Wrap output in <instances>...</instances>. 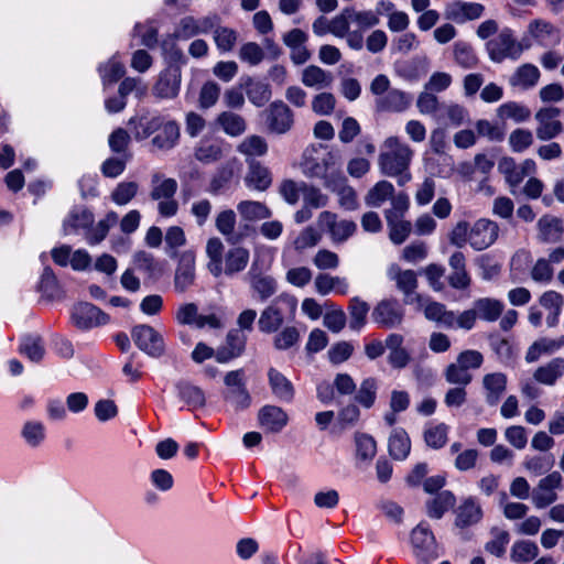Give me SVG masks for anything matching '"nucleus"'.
Returning <instances> with one entry per match:
<instances>
[{
    "instance_id": "14",
    "label": "nucleus",
    "mask_w": 564,
    "mask_h": 564,
    "mask_svg": "<svg viewBox=\"0 0 564 564\" xmlns=\"http://www.w3.org/2000/svg\"><path fill=\"white\" fill-rule=\"evenodd\" d=\"M253 297L260 302H265L276 292V281L268 274L261 273L257 268V261H253L246 275Z\"/></svg>"
},
{
    "instance_id": "50",
    "label": "nucleus",
    "mask_w": 564,
    "mask_h": 564,
    "mask_svg": "<svg viewBox=\"0 0 564 564\" xmlns=\"http://www.w3.org/2000/svg\"><path fill=\"white\" fill-rule=\"evenodd\" d=\"M453 56L455 63L464 69L475 68L479 58L474 47L464 41H457L453 46Z\"/></svg>"
},
{
    "instance_id": "38",
    "label": "nucleus",
    "mask_w": 564,
    "mask_h": 564,
    "mask_svg": "<svg viewBox=\"0 0 564 564\" xmlns=\"http://www.w3.org/2000/svg\"><path fill=\"white\" fill-rule=\"evenodd\" d=\"M478 318L486 322H496L502 314L505 305L492 297H480L473 303Z\"/></svg>"
},
{
    "instance_id": "60",
    "label": "nucleus",
    "mask_w": 564,
    "mask_h": 564,
    "mask_svg": "<svg viewBox=\"0 0 564 564\" xmlns=\"http://www.w3.org/2000/svg\"><path fill=\"white\" fill-rule=\"evenodd\" d=\"M218 123L223 130L231 137L242 134L247 127L245 119L240 115L229 111H225L219 115Z\"/></svg>"
},
{
    "instance_id": "59",
    "label": "nucleus",
    "mask_w": 564,
    "mask_h": 564,
    "mask_svg": "<svg viewBox=\"0 0 564 564\" xmlns=\"http://www.w3.org/2000/svg\"><path fill=\"white\" fill-rule=\"evenodd\" d=\"M558 350L557 339L540 338L535 340L527 350L525 361L531 364L536 361L542 355H551Z\"/></svg>"
},
{
    "instance_id": "11",
    "label": "nucleus",
    "mask_w": 564,
    "mask_h": 564,
    "mask_svg": "<svg viewBox=\"0 0 564 564\" xmlns=\"http://www.w3.org/2000/svg\"><path fill=\"white\" fill-rule=\"evenodd\" d=\"M132 338L134 344L149 356L159 357L164 351L162 336L149 325L135 326L132 330Z\"/></svg>"
},
{
    "instance_id": "62",
    "label": "nucleus",
    "mask_w": 564,
    "mask_h": 564,
    "mask_svg": "<svg viewBox=\"0 0 564 564\" xmlns=\"http://www.w3.org/2000/svg\"><path fill=\"white\" fill-rule=\"evenodd\" d=\"M497 112L501 119H511L514 122H524L531 116L529 108L516 101L502 104L499 106Z\"/></svg>"
},
{
    "instance_id": "4",
    "label": "nucleus",
    "mask_w": 564,
    "mask_h": 564,
    "mask_svg": "<svg viewBox=\"0 0 564 564\" xmlns=\"http://www.w3.org/2000/svg\"><path fill=\"white\" fill-rule=\"evenodd\" d=\"M236 225L237 215L232 209H224L215 217L217 231L225 237L227 242L232 245L240 243L247 239L253 230L248 224H241L238 228H236Z\"/></svg>"
},
{
    "instance_id": "9",
    "label": "nucleus",
    "mask_w": 564,
    "mask_h": 564,
    "mask_svg": "<svg viewBox=\"0 0 564 564\" xmlns=\"http://www.w3.org/2000/svg\"><path fill=\"white\" fill-rule=\"evenodd\" d=\"M499 172L505 176L506 182L511 188L517 187L525 176L532 175L536 171V164L533 160L527 159L517 164L512 158H502L498 163ZM511 192H514L511 189Z\"/></svg>"
},
{
    "instance_id": "54",
    "label": "nucleus",
    "mask_w": 564,
    "mask_h": 564,
    "mask_svg": "<svg viewBox=\"0 0 564 564\" xmlns=\"http://www.w3.org/2000/svg\"><path fill=\"white\" fill-rule=\"evenodd\" d=\"M118 221V215L115 212H110L107 214L105 219L98 221V224L95 227H89L86 231V241L94 246L101 242L111 226H113Z\"/></svg>"
},
{
    "instance_id": "23",
    "label": "nucleus",
    "mask_w": 564,
    "mask_h": 564,
    "mask_svg": "<svg viewBox=\"0 0 564 564\" xmlns=\"http://www.w3.org/2000/svg\"><path fill=\"white\" fill-rule=\"evenodd\" d=\"M326 188L336 193L339 205L347 210H355L358 207L356 191L348 185L343 173H337L335 178L326 182Z\"/></svg>"
},
{
    "instance_id": "47",
    "label": "nucleus",
    "mask_w": 564,
    "mask_h": 564,
    "mask_svg": "<svg viewBox=\"0 0 564 564\" xmlns=\"http://www.w3.org/2000/svg\"><path fill=\"white\" fill-rule=\"evenodd\" d=\"M419 310L424 311V315L427 319L434 321L444 327L448 328V325L453 321V311H447L445 305L438 302H427L423 297L422 306L415 304Z\"/></svg>"
},
{
    "instance_id": "18",
    "label": "nucleus",
    "mask_w": 564,
    "mask_h": 564,
    "mask_svg": "<svg viewBox=\"0 0 564 564\" xmlns=\"http://www.w3.org/2000/svg\"><path fill=\"white\" fill-rule=\"evenodd\" d=\"M181 88V69L178 67H169L163 70L155 85L153 95L161 99L175 98Z\"/></svg>"
},
{
    "instance_id": "7",
    "label": "nucleus",
    "mask_w": 564,
    "mask_h": 564,
    "mask_svg": "<svg viewBox=\"0 0 564 564\" xmlns=\"http://www.w3.org/2000/svg\"><path fill=\"white\" fill-rule=\"evenodd\" d=\"M317 224L329 234L334 243L346 241L357 230L356 223L347 219L338 220L337 215L328 210L319 214Z\"/></svg>"
},
{
    "instance_id": "28",
    "label": "nucleus",
    "mask_w": 564,
    "mask_h": 564,
    "mask_svg": "<svg viewBox=\"0 0 564 564\" xmlns=\"http://www.w3.org/2000/svg\"><path fill=\"white\" fill-rule=\"evenodd\" d=\"M539 303L547 312L546 325L549 327L557 326L564 307V296L556 291L549 290L541 294Z\"/></svg>"
},
{
    "instance_id": "48",
    "label": "nucleus",
    "mask_w": 564,
    "mask_h": 564,
    "mask_svg": "<svg viewBox=\"0 0 564 564\" xmlns=\"http://www.w3.org/2000/svg\"><path fill=\"white\" fill-rule=\"evenodd\" d=\"M284 321L285 317L282 315L281 310L271 303L261 312L258 327L260 332L271 334L276 332Z\"/></svg>"
},
{
    "instance_id": "55",
    "label": "nucleus",
    "mask_w": 564,
    "mask_h": 564,
    "mask_svg": "<svg viewBox=\"0 0 564 564\" xmlns=\"http://www.w3.org/2000/svg\"><path fill=\"white\" fill-rule=\"evenodd\" d=\"M224 249V243L219 238L213 237L207 240L206 254L209 259L207 267L209 272L216 278L220 276V261L225 256Z\"/></svg>"
},
{
    "instance_id": "13",
    "label": "nucleus",
    "mask_w": 564,
    "mask_h": 564,
    "mask_svg": "<svg viewBox=\"0 0 564 564\" xmlns=\"http://www.w3.org/2000/svg\"><path fill=\"white\" fill-rule=\"evenodd\" d=\"M72 321L80 329H89L108 322V316L90 303H78L73 307Z\"/></svg>"
},
{
    "instance_id": "34",
    "label": "nucleus",
    "mask_w": 564,
    "mask_h": 564,
    "mask_svg": "<svg viewBox=\"0 0 564 564\" xmlns=\"http://www.w3.org/2000/svg\"><path fill=\"white\" fill-rule=\"evenodd\" d=\"M389 454L397 460H404L411 452V440L402 427L392 430L388 440Z\"/></svg>"
},
{
    "instance_id": "29",
    "label": "nucleus",
    "mask_w": 564,
    "mask_h": 564,
    "mask_svg": "<svg viewBox=\"0 0 564 564\" xmlns=\"http://www.w3.org/2000/svg\"><path fill=\"white\" fill-rule=\"evenodd\" d=\"M165 120L166 117L161 115L141 116L139 118H131L129 124L132 127L134 138L137 140H144L154 132H158Z\"/></svg>"
},
{
    "instance_id": "12",
    "label": "nucleus",
    "mask_w": 564,
    "mask_h": 564,
    "mask_svg": "<svg viewBox=\"0 0 564 564\" xmlns=\"http://www.w3.org/2000/svg\"><path fill=\"white\" fill-rule=\"evenodd\" d=\"M389 276L395 281L398 289L403 292L405 304H419L422 306L423 296L415 293L417 280L414 271H402L399 267H391Z\"/></svg>"
},
{
    "instance_id": "51",
    "label": "nucleus",
    "mask_w": 564,
    "mask_h": 564,
    "mask_svg": "<svg viewBox=\"0 0 564 564\" xmlns=\"http://www.w3.org/2000/svg\"><path fill=\"white\" fill-rule=\"evenodd\" d=\"M449 427L445 423H429L424 429V441L433 449L442 448L448 438Z\"/></svg>"
},
{
    "instance_id": "45",
    "label": "nucleus",
    "mask_w": 564,
    "mask_h": 564,
    "mask_svg": "<svg viewBox=\"0 0 564 564\" xmlns=\"http://www.w3.org/2000/svg\"><path fill=\"white\" fill-rule=\"evenodd\" d=\"M246 340V336L240 330L231 329L227 334V347L225 350L217 352V360L220 362H226L229 359L238 357L245 349Z\"/></svg>"
},
{
    "instance_id": "37",
    "label": "nucleus",
    "mask_w": 564,
    "mask_h": 564,
    "mask_svg": "<svg viewBox=\"0 0 564 564\" xmlns=\"http://www.w3.org/2000/svg\"><path fill=\"white\" fill-rule=\"evenodd\" d=\"M333 80L334 77L330 72L315 65H310L302 72V83L310 88L317 90L328 88Z\"/></svg>"
},
{
    "instance_id": "20",
    "label": "nucleus",
    "mask_w": 564,
    "mask_h": 564,
    "mask_svg": "<svg viewBox=\"0 0 564 564\" xmlns=\"http://www.w3.org/2000/svg\"><path fill=\"white\" fill-rule=\"evenodd\" d=\"M268 384L272 395L283 403H291L295 397V388L292 381L278 369H268Z\"/></svg>"
},
{
    "instance_id": "16",
    "label": "nucleus",
    "mask_w": 564,
    "mask_h": 564,
    "mask_svg": "<svg viewBox=\"0 0 564 564\" xmlns=\"http://www.w3.org/2000/svg\"><path fill=\"white\" fill-rule=\"evenodd\" d=\"M267 124L271 132L283 134L293 126V112L283 101H274L267 109Z\"/></svg>"
},
{
    "instance_id": "58",
    "label": "nucleus",
    "mask_w": 564,
    "mask_h": 564,
    "mask_svg": "<svg viewBox=\"0 0 564 564\" xmlns=\"http://www.w3.org/2000/svg\"><path fill=\"white\" fill-rule=\"evenodd\" d=\"M522 465L529 474L541 476L549 473L553 468L554 457L552 455L525 456Z\"/></svg>"
},
{
    "instance_id": "46",
    "label": "nucleus",
    "mask_w": 564,
    "mask_h": 564,
    "mask_svg": "<svg viewBox=\"0 0 564 564\" xmlns=\"http://www.w3.org/2000/svg\"><path fill=\"white\" fill-rule=\"evenodd\" d=\"M237 210L242 220L257 221L270 218L272 213L268 206L257 200H241L237 205Z\"/></svg>"
},
{
    "instance_id": "5",
    "label": "nucleus",
    "mask_w": 564,
    "mask_h": 564,
    "mask_svg": "<svg viewBox=\"0 0 564 564\" xmlns=\"http://www.w3.org/2000/svg\"><path fill=\"white\" fill-rule=\"evenodd\" d=\"M563 488V477L558 471L549 473L533 488L531 498L533 505L543 509L557 500V490Z\"/></svg>"
},
{
    "instance_id": "31",
    "label": "nucleus",
    "mask_w": 564,
    "mask_h": 564,
    "mask_svg": "<svg viewBox=\"0 0 564 564\" xmlns=\"http://www.w3.org/2000/svg\"><path fill=\"white\" fill-rule=\"evenodd\" d=\"M94 224V215L85 208H75L65 218L63 228L65 235H74L84 231Z\"/></svg>"
},
{
    "instance_id": "17",
    "label": "nucleus",
    "mask_w": 564,
    "mask_h": 564,
    "mask_svg": "<svg viewBox=\"0 0 564 564\" xmlns=\"http://www.w3.org/2000/svg\"><path fill=\"white\" fill-rule=\"evenodd\" d=\"M259 426L267 433H280L289 423L288 413L278 405H263L258 412Z\"/></svg>"
},
{
    "instance_id": "22",
    "label": "nucleus",
    "mask_w": 564,
    "mask_h": 564,
    "mask_svg": "<svg viewBox=\"0 0 564 564\" xmlns=\"http://www.w3.org/2000/svg\"><path fill=\"white\" fill-rule=\"evenodd\" d=\"M484 6L477 2L454 1L445 8V18L456 23H465L481 17Z\"/></svg>"
},
{
    "instance_id": "35",
    "label": "nucleus",
    "mask_w": 564,
    "mask_h": 564,
    "mask_svg": "<svg viewBox=\"0 0 564 564\" xmlns=\"http://www.w3.org/2000/svg\"><path fill=\"white\" fill-rule=\"evenodd\" d=\"M178 139L180 126L176 121L166 118L158 134L152 139V143L160 150H171L177 144Z\"/></svg>"
},
{
    "instance_id": "10",
    "label": "nucleus",
    "mask_w": 564,
    "mask_h": 564,
    "mask_svg": "<svg viewBox=\"0 0 564 564\" xmlns=\"http://www.w3.org/2000/svg\"><path fill=\"white\" fill-rule=\"evenodd\" d=\"M470 247L481 251L492 246L499 236V226L496 221L480 218L470 226Z\"/></svg>"
},
{
    "instance_id": "24",
    "label": "nucleus",
    "mask_w": 564,
    "mask_h": 564,
    "mask_svg": "<svg viewBox=\"0 0 564 564\" xmlns=\"http://www.w3.org/2000/svg\"><path fill=\"white\" fill-rule=\"evenodd\" d=\"M452 270L448 283L453 289L465 290L470 285L471 279L466 270V258L462 251H455L448 259Z\"/></svg>"
},
{
    "instance_id": "56",
    "label": "nucleus",
    "mask_w": 564,
    "mask_h": 564,
    "mask_svg": "<svg viewBox=\"0 0 564 564\" xmlns=\"http://www.w3.org/2000/svg\"><path fill=\"white\" fill-rule=\"evenodd\" d=\"M351 25H355L356 29L352 31H359L360 34L364 35V32L378 25L380 22L379 15L376 11L372 10H355L354 8H348Z\"/></svg>"
},
{
    "instance_id": "61",
    "label": "nucleus",
    "mask_w": 564,
    "mask_h": 564,
    "mask_svg": "<svg viewBox=\"0 0 564 564\" xmlns=\"http://www.w3.org/2000/svg\"><path fill=\"white\" fill-rule=\"evenodd\" d=\"M348 310L350 315V328L354 330H360L366 324L369 305L359 297H352L350 300Z\"/></svg>"
},
{
    "instance_id": "33",
    "label": "nucleus",
    "mask_w": 564,
    "mask_h": 564,
    "mask_svg": "<svg viewBox=\"0 0 564 564\" xmlns=\"http://www.w3.org/2000/svg\"><path fill=\"white\" fill-rule=\"evenodd\" d=\"M541 73L539 68L533 64H523L519 66L509 78V84L512 87L520 88L523 90L533 88L539 79Z\"/></svg>"
},
{
    "instance_id": "39",
    "label": "nucleus",
    "mask_w": 564,
    "mask_h": 564,
    "mask_svg": "<svg viewBox=\"0 0 564 564\" xmlns=\"http://www.w3.org/2000/svg\"><path fill=\"white\" fill-rule=\"evenodd\" d=\"M411 541L417 555L429 556L434 555L435 538L432 531L423 523H420L413 529Z\"/></svg>"
},
{
    "instance_id": "63",
    "label": "nucleus",
    "mask_w": 564,
    "mask_h": 564,
    "mask_svg": "<svg viewBox=\"0 0 564 564\" xmlns=\"http://www.w3.org/2000/svg\"><path fill=\"white\" fill-rule=\"evenodd\" d=\"M214 42L221 53L232 51L237 43L238 34L234 29L221 26L220 24L214 30Z\"/></svg>"
},
{
    "instance_id": "53",
    "label": "nucleus",
    "mask_w": 564,
    "mask_h": 564,
    "mask_svg": "<svg viewBox=\"0 0 564 564\" xmlns=\"http://www.w3.org/2000/svg\"><path fill=\"white\" fill-rule=\"evenodd\" d=\"M19 351L32 362H40L45 355L43 339L40 336H25L21 339Z\"/></svg>"
},
{
    "instance_id": "25",
    "label": "nucleus",
    "mask_w": 564,
    "mask_h": 564,
    "mask_svg": "<svg viewBox=\"0 0 564 564\" xmlns=\"http://www.w3.org/2000/svg\"><path fill=\"white\" fill-rule=\"evenodd\" d=\"M528 32L543 46H553L561 42L560 31L551 22L542 19L531 21Z\"/></svg>"
},
{
    "instance_id": "27",
    "label": "nucleus",
    "mask_w": 564,
    "mask_h": 564,
    "mask_svg": "<svg viewBox=\"0 0 564 564\" xmlns=\"http://www.w3.org/2000/svg\"><path fill=\"white\" fill-rule=\"evenodd\" d=\"M482 518V509L474 497L465 498L456 509L455 524L459 528H467L478 523Z\"/></svg>"
},
{
    "instance_id": "1",
    "label": "nucleus",
    "mask_w": 564,
    "mask_h": 564,
    "mask_svg": "<svg viewBox=\"0 0 564 564\" xmlns=\"http://www.w3.org/2000/svg\"><path fill=\"white\" fill-rule=\"evenodd\" d=\"M414 156L411 147L399 137H388L380 147L378 167L382 175L397 178L400 186L412 180L410 165Z\"/></svg>"
},
{
    "instance_id": "8",
    "label": "nucleus",
    "mask_w": 564,
    "mask_h": 564,
    "mask_svg": "<svg viewBox=\"0 0 564 564\" xmlns=\"http://www.w3.org/2000/svg\"><path fill=\"white\" fill-rule=\"evenodd\" d=\"M350 26L351 20L348 8L330 20V33L336 37L345 39L349 48L360 51L365 45L364 35L359 31H352Z\"/></svg>"
},
{
    "instance_id": "49",
    "label": "nucleus",
    "mask_w": 564,
    "mask_h": 564,
    "mask_svg": "<svg viewBox=\"0 0 564 564\" xmlns=\"http://www.w3.org/2000/svg\"><path fill=\"white\" fill-rule=\"evenodd\" d=\"M394 194V186L389 181L377 182L366 194L365 203L369 207H380Z\"/></svg>"
},
{
    "instance_id": "42",
    "label": "nucleus",
    "mask_w": 564,
    "mask_h": 564,
    "mask_svg": "<svg viewBox=\"0 0 564 564\" xmlns=\"http://www.w3.org/2000/svg\"><path fill=\"white\" fill-rule=\"evenodd\" d=\"M411 101L412 98L406 93L399 89H390L388 94L377 101V105L382 110L402 112L409 108Z\"/></svg>"
},
{
    "instance_id": "57",
    "label": "nucleus",
    "mask_w": 564,
    "mask_h": 564,
    "mask_svg": "<svg viewBox=\"0 0 564 564\" xmlns=\"http://www.w3.org/2000/svg\"><path fill=\"white\" fill-rule=\"evenodd\" d=\"M455 496L444 490L427 502V514L434 519H441L443 514L455 505Z\"/></svg>"
},
{
    "instance_id": "40",
    "label": "nucleus",
    "mask_w": 564,
    "mask_h": 564,
    "mask_svg": "<svg viewBox=\"0 0 564 564\" xmlns=\"http://www.w3.org/2000/svg\"><path fill=\"white\" fill-rule=\"evenodd\" d=\"M245 182L250 188L265 191L272 183L271 172L259 162H251Z\"/></svg>"
},
{
    "instance_id": "19",
    "label": "nucleus",
    "mask_w": 564,
    "mask_h": 564,
    "mask_svg": "<svg viewBox=\"0 0 564 564\" xmlns=\"http://www.w3.org/2000/svg\"><path fill=\"white\" fill-rule=\"evenodd\" d=\"M508 384L506 373L496 371L486 373L482 377L481 386L484 390L485 401L489 406L497 405L503 397Z\"/></svg>"
},
{
    "instance_id": "32",
    "label": "nucleus",
    "mask_w": 564,
    "mask_h": 564,
    "mask_svg": "<svg viewBox=\"0 0 564 564\" xmlns=\"http://www.w3.org/2000/svg\"><path fill=\"white\" fill-rule=\"evenodd\" d=\"M314 288L319 295H328L332 292L345 295L348 293L349 283L346 278L319 273L314 280Z\"/></svg>"
},
{
    "instance_id": "52",
    "label": "nucleus",
    "mask_w": 564,
    "mask_h": 564,
    "mask_svg": "<svg viewBox=\"0 0 564 564\" xmlns=\"http://www.w3.org/2000/svg\"><path fill=\"white\" fill-rule=\"evenodd\" d=\"M21 436L30 447H39L45 441L46 430L42 422L30 420L21 429Z\"/></svg>"
},
{
    "instance_id": "6",
    "label": "nucleus",
    "mask_w": 564,
    "mask_h": 564,
    "mask_svg": "<svg viewBox=\"0 0 564 564\" xmlns=\"http://www.w3.org/2000/svg\"><path fill=\"white\" fill-rule=\"evenodd\" d=\"M561 109L556 107H543L534 116L538 123L536 138L541 141L555 139L564 131V124L560 121Z\"/></svg>"
},
{
    "instance_id": "3",
    "label": "nucleus",
    "mask_w": 564,
    "mask_h": 564,
    "mask_svg": "<svg viewBox=\"0 0 564 564\" xmlns=\"http://www.w3.org/2000/svg\"><path fill=\"white\" fill-rule=\"evenodd\" d=\"M489 58L495 63L505 59H518L524 51V46L517 41L510 29H503L497 36L486 44Z\"/></svg>"
},
{
    "instance_id": "26",
    "label": "nucleus",
    "mask_w": 564,
    "mask_h": 564,
    "mask_svg": "<svg viewBox=\"0 0 564 564\" xmlns=\"http://www.w3.org/2000/svg\"><path fill=\"white\" fill-rule=\"evenodd\" d=\"M195 280V254L192 251L182 253L175 272L174 285L180 292L187 290Z\"/></svg>"
},
{
    "instance_id": "36",
    "label": "nucleus",
    "mask_w": 564,
    "mask_h": 564,
    "mask_svg": "<svg viewBox=\"0 0 564 564\" xmlns=\"http://www.w3.org/2000/svg\"><path fill=\"white\" fill-rule=\"evenodd\" d=\"M225 145L214 139L202 140L195 148L194 156L204 164H210L220 160L224 155Z\"/></svg>"
},
{
    "instance_id": "30",
    "label": "nucleus",
    "mask_w": 564,
    "mask_h": 564,
    "mask_svg": "<svg viewBox=\"0 0 564 564\" xmlns=\"http://www.w3.org/2000/svg\"><path fill=\"white\" fill-rule=\"evenodd\" d=\"M177 398L187 406L188 410H197L205 405L206 398L204 391L187 381H180L175 384Z\"/></svg>"
},
{
    "instance_id": "15",
    "label": "nucleus",
    "mask_w": 564,
    "mask_h": 564,
    "mask_svg": "<svg viewBox=\"0 0 564 564\" xmlns=\"http://www.w3.org/2000/svg\"><path fill=\"white\" fill-rule=\"evenodd\" d=\"M371 316L380 326L392 328L402 323L404 311L397 300H383L373 308Z\"/></svg>"
},
{
    "instance_id": "64",
    "label": "nucleus",
    "mask_w": 564,
    "mask_h": 564,
    "mask_svg": "<svg viewBox=\"0 0 564 564\" xmlns=\"http://www.w3.org/2000/svg\"><path fill=\"white\" fill-rule=\"evenodd\" d=\"M530 276L535 283L547 285L553 281L554 268L546 258H539L530 270Z\"/></svg>"
},
{
    "instance_id": "44",
    "label": "nucleus",
    "mask_w": 564,
    "mask_h": 564,
    "mask_svg": "<svg viewBox=\"0 0 564 564\" xmlns=\"http://www.w3.org/2000/svg\"><path fill=\"white\" fill-rule=\"evenodd\" d=\"M539 238L543 242H557L563 234L562 221L554 216H543L538 221Z\"/></svg>"
},
{
    "instance_id": "2",
    "label": "nucleus",
    "mask_w": 564,
    "mask_h": 564,
    "mask_svg": "<svg viewBox=\"0 0 564 564\" xmlns=\"http://www.w3.org/2000/svg\"><path fill=\"white\" fill-rule=\"evenodd\" d=\"M150 186V198L158 202L159 215L164 218L174 217L178 212V203L175 199L178 188L176 180L161 172H154L151 175Z\"/></svg>"
},
{
    "instance_id": "21",
    "label": "nucleus",
    "mask_w": 564,
    "mask_h": 564,
    "mask_svg": "<svg viewBox=\"0 0 564 564\" xmlns=\"http://www.w3.org/2000/svg\"><path fill=\"white\" fill-rule=\"evenodd\" d=\"M249 259L250 252L247 248L241 246L229 248L220 261V275L232 276L243 271L249 263Z\"/></svg>"
},
{
    "instance_id": "41",
    "label": "nucleus",
    "mask_w": 564,
    "mask_h": 564,
    "mask_svg": "<svg viewBox=\"0 0 564 564\" xmlns=\"http://www.w3.org/2000/svg\"><path fill=\"white\" fill-rule=\"evenodd\" d=\"M97 70L105 87L117 83L126 73L124 65L120 61L118 53L112 55L106 63L99 64Z\"/></svg>"
},
{
    "instance_id": "43",
    "label": "nucleus",
    "mask_w": 564,
    "mask_h": 564,
    "mask_svg": "<svg viewBox=\"0 0 564 564\" xmlns=\"http://www.w3.org/2000/svg\"><path fill=\"white\" fill-rule=\"evenodd\" d=\"M563 372L564 359L554 358L544 366L539 367L534 371L533 378L542 384L553 386L562 377Z\"/></svg>"
}]
</instances>
